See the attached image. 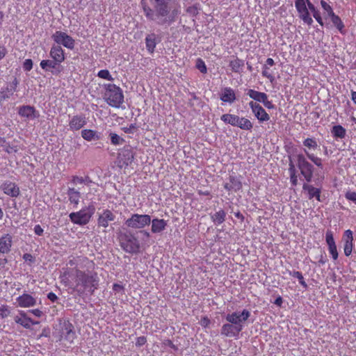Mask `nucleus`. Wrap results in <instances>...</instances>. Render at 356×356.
Here are the masks:
<instances>
[{"mask_svg": "<svg viewBox=\"0 0 356 356\" xmlns=\"http://www.w3.org/2000/svg\"><path fill=\"white\" fill-rule=\"evenodd\" d=\"M153 8L146 3L143 5V10L146 18L160 26L168 27L177 20L181 13L179 6H175L172 0H152Z\"/></svg>", "mask_w": 356, "mask_h": 356, "instance_id": "f257e3e1", "label": "nucleus"}, {"mask_svg": "<svg viewBox=\"0 0 356 356\" xmlns=\"http://www.w3.org/2000/svg\"><path fill=\"white\" fill-rule=\"evenodd\" d=\"M75 277L76 286L79 292L82 293L87 289H90V291L93 292L98 287L99 277L97 273H86L76 268Z\"/></svg>", "mask_w": 356, "mask_h": 356, "instance_id": "f03ea898", "label": "nucleus"}, {"mask_svg": "<svg viewBox=\"0 0 356 356\" xmlns=\"http://www.w3.org/2000/svg\"><path fill=\"white\" fill-rule=\"evenodd\" d=\"M118 239L120 247L126 252L132 254L140 252V243L136 234L131 232L121 233Z\"/></svg>", "mask_w": 356, "mask_h": 356, "instance_id": "7ed1b4c3", "label": "nucleus"}, {"mask_svg": "<svg viewBox=\"0 0 356 356\" xmlns=\"http://www.w3.org/2000/svg\"><path fill=\"white\" fill-rule=\"evenodd\" d=\"M104 99L111 106L119 108L124 102V95L122 89L115 84L105 85Z\"/></svg>", "mask_w": 356, "mask_h": 356, "instance_id": "20e7f679", "label": "nucleus"}, {"mask_svg": "<svg viewBox=\"0 0 356 356\" xmlns=\"http://www.w3.org/2000/svg\"><path fill=\"white\" fill-rule=\"evenodd\" d=\"M95 211V207L92 204H90L77 212L71 213L69 215V218L74 224L83 226L90 222Z\"/></svg>", "mask_w": 356, "mask_h": 356, "instance_id": "39448f33", "label": "nucleus"}, {"mask_svg": "<svg viewBox=\"0 0 356 356\" xmlns=\"http://www.w3.org/2000/svg\"><path fill=\"white\" fill-rule=\"evenodd\" d=\"M151 223V216L148 214L134 213L125 220V225L133 229L139 231L149 226Z\"/></svg>", "mask_w": 356, "mask_h": 356, "instance_id": "423d86ee", "label": "nucleus"}, {"mask_svg": "<svg viewBox=\"0 0 356 356\" xmlns=\"http://www.w3.org/2000/svg\"><path fill=\"white\" fill-rule=\"evenodd\" d=\"M297 165L300 170L301 175L307 182H310L313 177L314 166L310 163L306 156L302 154L296 155Z\"/></svg>", "mask_w": 356, "mask_h": 356, "instance_id": "0eeeda50", "label": "nucleus"}, {"mask_svg": "<svg viewBox=\"0 0 356 356\" xmlns=\"http://www.w3.org/2000/svg\"><path fill=\"white\" fill-rule=\"evenodd\" d=\"M250 316V312L247 309H243L241 312H235L232 314H228L226 316V320L229 323L241 327V330L242 331L243 328V323L247 321Z\"/></svg>", "mask_w": 356, "mask_h": 356, "instance_id": "6e6552de", "label": "nucleus"}, {"mask_svg": "<svg viewBox=\"0 0 356 356\" xmlns=\"http://www.w3.org/2000/svg\"><path fill=\"white\" fill-rule=\"evenodd\" d=\"M52 39L58 44H62L69 49L74 47V40L65 32L56 31L52 35Z\"/></svg>", "mask_w": 356, "mask_h": 356, "instance_id": "1a4fd4ad", "label": "nucleus"}, {"mask_svg": "<svg viewBox=\"0 0 356 356\" xmlns=\"http://www.w3.org/2000/svg\"><path fill=\"white\" fill-rule=\"evenodd\" d=\"M134 155L132 150L129 148H124L118 154V165L120 168H125L131 165L134 161Z\"/></svg>", "mask_w": 356, "mask_h": 356, "instance_id": "9d476101", "label": "nucleus"}, {"mask_svg": "<svg viewBox=\"0 0 356 356\" xmlns=\"http://www.w3.org/2000/svg\"><path fill=\"white\" fill-rule=\"evenodd\" d=\"M248 104L254 116L260 122H267L270 120L269 115L260 104L253 101L250 102Z\"/></svg>", "mask_w": 356, "mask_h": 356, "instance_id": "9b49d317", "label": "nucleus"}, {"mask_svg": "<svg viewBox=\"0 0 356 356\" xmlns=\"http://www.w3.org/2000/svg\"><path fill=\"white\" fill-rule=\"evenodd\" d=\"M87 123L86 118L84 115H76L72 116L69 122L70 129L72 131H78L83 128Z\"/></svg>", "mask_w": 356, "mask_h": 356, "instance_id": "f8f14e48", "label": "nucleus"}, {"mask_svg": "<svg viewBox=\"0 0 356 356\" xmlns=\"http://www.w3.org/2000/svg\"><path fill=\"white\" fill-rule=\"evenodd\" d=\"M60 335L62 338H64L67 341L72 343L76 336L72 324L69 321L64 322L62 325Z\"/></svg>", "mask_w": 356, "mask_h": 356, "instance_id": "ddd939ff", "label": "nucleus"}, {"mask_svg": "<svg viewBox=\"0 0 356 356\" xmlns=\"http://www.w3.org/2000/svg\"><path fill=\"white\" fill-rule=\"evenodd\" d=\"M18 305L20 307H31L37 304V299L29 293H23L16 299Z\"/></svg>", "mask_w": 356, "mask_h": 356, "instance_id": "4468645a", "label": "nucleus"}, {"mask_svg": "<svg viewBox=\"0 0 356 356\" xmlns=\"http://www.w3.org/2000/svg\"><path fill=\"white\" fill-rule=\"evenodd\" d=\"M115 218V216L111 211L105 209L99 216L97 225L106 228L108 226L109 222L113 221Z\"/></svg>", "mask_w": 356, "mask_h": 356, "instance_id": "2eb2a0df", "label": "nucleus"}, {"mask_svg": "<svg viewBox=\"0 0 356 356\" xmlns=\"http://www.w3.org/2000/svg\"><path fill=\"white\" fill-rule=\"evenodd\" d=\"M18 114L29 120H33L39 117V113L31 106H22L19 108Z\"/></svg>", "mask_w": 356, "mask_h": 356, "instance_id": "dca6fc26", "label": "nucleus"}, {"mask_svg": "<svg viewBox=\"0 0 356 356\" xmlns=\"http://www.w3.org/2000/svg\"><path fill=\"white\" fill-rule=\"evenodd\" d=\"M241 332V327L231 323L224 324L221 328V334L227 337H237Z\"/></svg>", "mask_w": 356, "mask_h": 356, "instance_id": "f3484780", "label": "nucleus"}, {"mask_svg": "<svg viewBox=\"0 0 356 356\" xmlns=\"http://www.w3.org/2000/svg\"><path fill=\"white\" fill-rule=\"evenodd\" d=\"M1 188L3 193L12 197H17L19 195V187L13 182L7 181L4 182Z\"/></svg>", "mask_w": 356, "mask_h": 356, "instance_id": "a211bd4d", "label": "nucleus"}, {"mask_svg": "<svg viewBox=\"0 0 356 356\" xmlns=\"http://www.w3.org/2000/svg\"><path fill=\"white\" fill-rule=\"evenodd\" d=\"M15 321L25 328H30L32 325H35L38 322H34L30 317H28L24 311L19 312V316L15 317Z\"/></svg>", "mask_w": 356, "mask_h": 356, "instance_id": "6ab92c4d", "label": "nucleus"}, {"mask_svg": "<svg viewBox=\"0 0 356 356\" xmlns=\"http://www.w3.org/2000/svg\"><path fill=\"white\" fill-rule=\"evenodd\" d=\"M49 54L52 59L58 64L61 63L65 60L64 51L60 45H53Z\"/></svg>", "mask_w": 356, "mask_h": 356, "instance_id": "aec40b11", "label": "nucleus"}, {"mask_svg": "<svg viewBox=\"0 0 356 356\" xmlns=\"http://www.w3.org/2000/svg\"><path fill=\"white\" fill-rule=\"evenodd\" d=\"M151 231L152 233L159 234L164 231L167 227V221L164 219L154 218L151 219Z\"/></svg>", "mask_w": 356, "mask_h": 356, "instance_id": "412c9836", "label": "nucleus"}, {"mask_svg": "<svg viewBox=\"0 0 356 356\" xmlns=\"http://www.w3.org/2000/svg\"><path fill=\"white\" fill-rule=\"evenodd\" d=\"M304 191L307 192L308 198L312 200L315 197L318 201H321V189L314 187L312 185L304 184L302 186Z\"/></svg>", "mask_w": 356, "mask_h": 356, "instance_id": "4be33fe9", "label": "nucleus"}, {"mask_svg": "<svg viewBox=\"0 0 356 356\" xmlns=\"http://www.w3.org/2000/svg\"><path fill=\"white\" fill-rule=\"evenodd\" d=\"M220 98L224 102L232 104L236 100L235 92L232 88L226 87L222 90Z\"/></svg>", "mask_w": 356, "mask_h": 356, "instance_id": "5701e85b", "label": "nucleus"}, {"mask_svg": "<svg viewBox=\"0 0 356 356\" xmlns=\"http://www.w3.org/2000/svg\"><path fill=\"white\" fill-rule=\"evenodd\" d=\"M12 237L6 234L0 238V253H8L10 251Z\"/></svg>", "mask_w": 356, "mask_h": 356, "instance_id": "b1692460", "label": "nucleus"}, {"mask_svg": "<svg viewBox=\"0 0 356 356\" xmlns=\"http://www.w3.org/2000/svg\"><path fill=\"white\" fill-rule=\"evenodd\" d=\"M246 95L253 100L261 103L264 102L268 97L265 92H259L253 89H247Z\"/></svg>", "mask_w": 356, "mask_h": 356, "instance_id": "393cba45", "label": "nucleus"}, {"mask_svg": "<svg viewBox=\"0 0 356 356\" xmlns=\"http://www.w3.org/2000/svg\"><path fill=\"white\" fill-rule=\"evenodd\" d=\"M81 136L87 141L98 140L101 138L100 134L92 129H83Z\"/></svg>", "mask_w": 356, "mask_h": 356, "instance_id": "a878e982", "label": "nucleus"}, {"mask_svg": "<svg viewBox=\"0 0 356 356\" xmlns=\"http://www.w3.org/2000/svg\"><path fill=\"white\" fill-rule=\"evenodd\" d=\"M67 195L70 203L77 206L79 203L81 198V193L74 188H69L67 191Z\"/></svg>", "mask_w": 356, "mask_h": 356, "instance_id": "bb28decb", "label": "nucleus"}, {"mask_svg": "<svg viewBox=\"0 0 356 356\" xmlns=\"http://www.w3.org/2000/svg\"><path fill=\"white\" fill-rule=\"evenodd\" d=\"M156 37L154 33L149 34L145 38V44L147 51L149 53H153L154 51L155 47L156 46Z\"/></svg>", "mask_w": 356, "mask_h": 356, "instance_id": "cd10ccee", "label": "nucleus"}, {"mask_svg": "<svg viewBox=\"0 0 356 356\" xmlns=\"http://www.w3.org/2000/svg\"><path fill=\"white\" fill-rule=\"evenodd\" d=\"M243 66L244 61L238 58H236L229 62V67L236 73H241Z\"/></svg>", "mask_w": 356, "mask_h": 356, "instance_id": "c85d7f7f", "label": "nucleus"}, {"mask_svg": "<svg viewBox=\"0 0 356 356\" xmlns=\"http://www.w3.org/2000/svg\"><path fill=\"white\" fill-rule=\"evenodd\" d=\"M226 213L224 210L220 209L211 216V218L214 224L220 225L225 220Z\"/></svg>", "mask_w": 356, "mask_h": 356, "instance_id": "c756f323", "label": "nucleus"}, {"mask_svg": "<svg viewBox=\"0 0 356 356\" xmlns=\"http://www.w3.org/2000/svg\"><path fill=\"white\" fill-rule=\"evenodd\" d=\"M235 127H238L241 129L250 131L252 129V123L248 119L245 118H238V122Z\"/></svg>", "mask_w": 356, "mask_h": 356, "instance_id": "7c9ffc66", "label": "nucleus"}, {"mask_svg": "<svg viewBox=\"0 0 356 356\" xmlns=\"http://www.w3.org/2000/svg\"><path fill=\"white\" fill-rule=\"evenodd\" d=\"M238 118L239 116L233 114H224L220 117L221 120L225 123L234 127L238 122Z\"/></svg>", "mask_w": 356, "mask_h": 356, "instance_id": "2f4dec72", "label": "nucleus"}, {"mask_svg": "<svg viewBox=\"0 0 356 356\" xmlns=\"http://www.w3.org/2000/svg\"><path fill=\"white\" fill-rule=\"evenodd\" d=\"M302 143L305 147V149H307L309 152V150H315L318 147L317 141L314 138H307L303 140Z\"/></svg>", "mask_w": 356, "mask_h": 356, "instance_id": "473e14b6", "label": "nucleus"}, {"mask_svg": "<svg viewBox=\"0 0 356 356\" xmlns=\"http://www.w3.org/2000/svg\"><path fill=\"white\" fill-rule=\"evenodd\" d=\"M332 135L335 138H343L346 136V131L341 125H335L332 127L331 131Z\"/></svg>", "mask_w": 356, "mask_h": 356, "instance_id": "72a5a7b5", "label": "nucleus"}, {"mask_svg": "<svg viewBox=\"0 0 356 356\" xmlns=\"http://www.w3.org/2000/svg\"><path fill=\"white\" fill-rule=\"evenodd\" d=\"M303 151L307 159L313 162L316 166L321 168H323L322 159L321 158L315 156L313 153H311L307 149H304Z\"/></svg>", "mask_w": 356, "mask_h": 356, "instance_id": "f704fd0d", "label": "nucleus"}, {"mask_svg": "<svg viewBox=\"0 0 356 356\" xmlns=\"http://www.w3.org/2000/svg\"><path fill=\"white\" fill-rule=\"evenodd\" d=\"M58 63L54 60H42L40 62V67L45 71H49L51 69H55Z\"/></svg>", "mask_w": 356, "mask_h": 356, "instance_id": "c9c22d12", "label": "nucleus"}, {"mask_svg": "<svg viewBox=\"0 0 356 356\" xmlns=\"http://www.w3.org/2000/svg\"><path fill=\"white\" fill-rule=\"evenodd\" d=\"M111 142L114 145H122L124 140L115 133H110L109 134Z\"/></svg>", "mask_w": 356, "mask_h": 356, "instance_id": "e433bc0d", "label": "nucleus"}, {"mask_svg": "<svg viewBox=\"0 0 356 356\" xmlns=\"http://www.w3.org/2000/svg\"><path fill=\"white\" fill-rule=\"evenodd\" d=\"M17 84H18V81L16 78H15L14 80L11 83H9L7 85L6 91L8 93V95H6V97H8L9 95H13V93L16 91Z\"/></svg>", "mask_w": 356, "mask_h": 356, "instance_id": "4c0bfd02", "label": "nucleus"}, {"mask_svg": "<svg viewBox=\"0 0 356 356\" xmlns=\"http://www.w3.org/2000/svg\"><path fill=\"white\" fill-rule=\"evenodd\" d=\"M229 182L231 183L233 191H238L242 188V184L240 180L235 177H229Z\"/></svg>", "mask_w": 356, "mask_h": 356, "instance_id": "58836bf2", "label": "nucleus"}, {"mask_svg": "<svg viewBox=\"0 0 356 356\" xmlns=\"http://www.w3.org/2000/svg\"><path fill=\"white\" fill-rule=\"evenodd\" d=\"M332 18V23L337 26V28L340 31H341L342 29L343 28V22H341V19L339 18V16L336 15L334 13H332V15H330Z\"/></svg>", "mask_w": 356, "mask_h": 356, "instance_id": "ea45409f", "label": "nucleus"}, {"mask_svg": "<svg viewBox=\"0 0 356 356\" xmlns=\"http://www.w3.org/2000/svg\"><path fill=\"white\" fill-rule=\"evenodd\" d=\"M353 241H344L343 252L346 256L350 255L353 248Z\"/></svg>", "mask_w": 356, "mask_h": 356, "instance_id": "a19ab883", "label": "nucleus"}, {"mask_svg": "<svg viewBox=\"0 0 356 356\" xmlns=\"http://www.w3.org/2000/svg\"><path fill=\"white\" fill-rule=\"evenodd\" d=\"M199 4H195L188 7L186 9V12L191 16H196L199 13Z\"/></svg>", "mask_w": 356, "mask_h": 356, "instance_id": "79ce46f5", "label": "nucleus"}, {"mask_svg": "<svg viewBox=\"0 0 356 356\" xmlns=\"http://www.w3.org/2000/svg\"><path fill=\"white\" fill-rule=\"evenodd\" d=\"M97 76L102 79H104L108 81H112L113 79L109 71L107 70H102L99 71Z\"/></svg>", "mask_w": 356, "mask_h": 356, "instance_id": "37998d69", "label": "nucleus"}, {"mask_svg": "<svg viewBox=\"0 0 356 356\" xmlns=\"http://www.w3.org/2000/svg\"><path fill=\"white\" fill-rule=\"evenodd\" d=\"M10 314L9 307L8 305H1L0 307V318L3 319L8 317Z\"/></svg>", "mask_w": 356, "mask_h": 356, "instance_id": "c03bdc74", "label": "nucleus"}, {"mask_svg": "<svg viewBox=\"0 0 356 356\" xmlns=\"http://www.w3.org/2000/svg\"><path fill=\"white\" fill-rule=\"evenodd\" d=\"M325 240L328 247L336 244L333 237V234L330 230L327 231Z\"/></svg>", "mask_w": 356, "mask_h": 356, "instance_id": "a18cd8bd", "label": "nucleus"}, {"mask_svg": "<svg viewBox=\"0 0 356 356\" xmlns=\"http://www.w3.org/2000/svg\"><path fill=\"white\" fill-rule=\"evenodd\" d=\"M196 67L202 72V73H206L207 72V67L204 63V62L201 59L198 58L196 62Z\"/></svg>", "mask_w": 356, "mask_h": 356, "instance_id": "49530a36", "label": "nucleus"}, {"mask_svg": "<svg viewBox=\"0 0 356 356\" xmlns=\"http://www.w3.org/2000/svg\"><path fill=\"white\" fill-rule=\"evenodd\" d=\"M328 250L334 260H337L339 256L336 244L329 246Z\"/></svg>", "mask_w": 356, "mask_h": 356, "instance_id": "de8ad7c7", "label": "nucleus"}, {"mask_svg": "<svg viewBox=\"0 0 356 356\" xmlns=\"http://www.w3.org/2000/svg\"><path fill=\"white\" fill-rule=\"evenodd\" d=\"M268 67L266 65L264 66V70L262 71V75L269 79V81L273 83L275 81V77L269 73L268 71Z\"/></svg>", "mask_w": 356, "mask_h": 356, "instance_id": "09e8293b", "label": "nucleus"}, {"mask_svg": "<svg viewBox=\"0 0 356 356\" xmlns=\"http://www.w3.org/2000/svg\"><path fill=\"white\" fill-rule=\"evenodd\" d=\"M321 5L322 8L328 13L329 15L334 13L331 6L328 5L324 0L321 1Z\"/></svg>", "mask_w": 356, "mask_h": 356, "instance_id": "8fccbe9b", "label": "nucleus"}, {"mask_svg": "<svg viewBox=\"0 0 356 356\" xmlns=\"http://www.w3.org/2000/svg\"><path fill=\"white\" fill-rule=\"evenodd\" d=\"M33 67V61L31 59H26L23 64L24 71L29 72Z\"/></svg>", "mask_w": 356, "mask_h": 356, "instance_id": "3c124183", "label": "nucleus"}, {"mask_svg": "<svg viewBox=\"0 0 356 356\" xmlns=\"http://www.w3.org/2000/svg\"><path fill=\"white\" fill-rule=\"evenodd\" d=\"M345 197L347 200L353 202L356 204V193L348 191L346 193Z\"/></svg>", "mask_w": 356, "mask_h": 356, "instance_id": "603ef678", "label": "nucleus"}, {"mask_svg": "<svg viewBox=\"0 0 356 356\" xmlns=\"http://www.w3.org/2000/svg\"><path fill=\"white\" fill-rule=\"evenodd\" d=\"M85 182V179L81 177L74 176L72 179V183L74 185L81 184Z\"/></svg>", "mask_w": 356, "mask_h": 356, "instance_id": "864d4df0", "label": "nucleus"}, {"mask_svg": "<svg viewBox=\"0 0 356 356\" xmlns=\"http://www.w3.org/2000/svg\"><path fill=\"white\" fill-rule=\"evenodd\" d=\"M6 151L9 153H16L18 151V148L17 146L10 145L9 144H6Z\"/></svg>", "mask_w": 356, "mask_h": 356, "instance_id": "5fc2aeb1", "label": "nucleus"}, {"mask_svg": "<svg viewBox=\"0 0 356 356\" xmlns=\"http://www.w3.org/2000/svg\"><path fill=\"white\" fill-rule=\"evenodd\" d=\"M210 320L207 316H204L201 318L200 323L202 327H207L210 325Z\"/></svg>", "mask_w": 356, "mask_h": 356, "instance_id": "6e6d98bb", "label": "nucleus"}, {"mask_svg": "<svg viewBox=\"0 0 356 356\" xmlns=\"http://www.w3.org/2000/svg\"><path fill=\"white\" fill-rule=\"evenodd\" d=\"M344 236L346 238L344 241H353V232L350 229L345 231Z\"/></svg>", "mask_w": 356, "mask_h": 356, "instance_id": "4d7b16f0", "label": "nucleus"}, {"mask_svg": "<svg viewBox=\"0 0 356 356\" xmlns=\"http://www.w3.org/2000/svg\"><path fill=\"white\" fill-rule=\"evenodd\" d=\"M289 275L292 277L298 278V280H302V274L299 271H289Z\"/></svg>", "mask_w": 356, "mask_h": 356, "instance_id": "13d9d810", "label": "nucleus"}, {"mask_svg": "<svg viewBox=\"0 0 356 356\" xmlns=\"http://www.w3.org/2000/svg\"><path fill=\"white\" fill-rule=\"evenodd\" d=\"M43 232H44V230L40 225H36L34 227V232L36 235L42 236L43 234Z\"/></svg>", "mask_w": 356, "mask_h": 356, "instance_id": "bf43d9fd", "label": "nucleus"}, {"mask_svg": "<svg viewBox=\"0 0 356 356\" xmlns=\"http://www.w3.org/2000/svg\"><path fill=\"white\" fill-rule=\"evenodd\" d=\"M307 8H308L309 12L310 10L312 13V14L314 15V12L318 11V10H316L314 5L310 1V0L307 1Z\"/></svg>", "mask_w": 356, "mask_h": 356, "instance_id": "052dcab7", "label": "nucleus"}, {"mask_svg": "<svg viewBox=\"0 0 356 356\" xmlns=\"http://www.w3.org/2000/svg\"><path fill=\"white\" fill-rule=\"evenodd\" d=\"M313 17L315 18V19L319 23V24H321V26L323 25V20H322V18L321 17V15H320V13L319 11L318 12H314V15H313Z\"/></svg>", "mask_w": 356, "mask_h": 356, "instance_id": "680f3d73", "label": "nucleus"}, {"mask_svg": "<svg viewBox=\"0 0 356 356\" xmlns=\"http://www.w3.org/2000/svg\"><path fill=\"white\" fill-rule=\"evenodd\" d=\"M262 104L267 108H270V109L275 108L274 104L272 103V102L268 101V97L266 98V100L264 102H263Z\"/></svg>", "mask_w": 356, "mask_h": 356, "instance_id": "e2e57ef3", "label": "nucleus"}, {"mask_svg": "<svg viewBox=\"0 0 356 356\" xmlns=\"http://www.w3.org/2000/svg\"><path fill=\"white\" fill-rule=\"evenodd\" d=\"M290 179L293 186H296L298 184V177L296 173L290 174Z\"/></svg>", "mask_w": 356, "mask_h": 356, "instance_id": "0e129e2a", "label": "nucleus"}, {"mask_svg": "<svg viewBox=\"0 0 356 356\" xmlns=\"http://www.w3.org/2000/svg\"><path fill=\"white\" fill-rule=\"evenodd\" d=\"M23 259L26 261H29L31 263L33 262L34 261V258L33 257L31 254H29V253H26L23 255Z\"/></svg>", "mask_w": 356, "mask_h": 356, "instance_id": "69168bd1", "label": "nucleus"}, {"mask_svg": "<svg viewBox=\"0 0 356 356\" xmlns=\"http://www.w3.org/2000/svg\"><path fill=\"white\" fill-rule=\"evenodd\" d=\"M47 298L49 300H50L51 302H55L58 299V297L57 296L53 293V292H49L48 294H47Z\"/></svg>", "mask_w": 356, "mask_h": 356, "instance_id": "338daca9", "label": "nucleus"}, {"mask_svg": "<svg viewBox=\"0 0 356 356\" xmlns=\"http://www.w3.org/2000/svg\"><path fill=\"white\" fill-rule=\"evenodd\" d=\"M29 312H31V314H33L34 316H35L37 317H40L42 314V311L38 309H31L29 311Z\"/></svg>", "mask_w": 356, "mask_h": 356, "instance_id": "774afa93", "label": "nucleus"}]
</instances>
